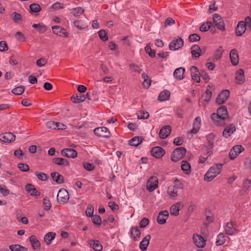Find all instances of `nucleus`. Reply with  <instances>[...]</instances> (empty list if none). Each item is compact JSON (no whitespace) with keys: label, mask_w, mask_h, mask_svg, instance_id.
Instances as JSON below:
<instances>
[{"label":"nucleus","mask_w":251,"mask_h":251,"mask_svg":"<svg viewBox=\"0 0 251 251\" xmlns=\"http://www.w3.org/2000/svg\"><path fill=\"white\" fill-rule=\"evenodd\" d=\"M222 164H216L211 166L204 175V179L210 181L217 176L221 172Z\"/></svg>","instance_id":"1"},{"label":"nucleus","mask_w":251,"mask_h":251,"mask_svg":"<svg viewBox=\"0 0 251 251\" xmlns=\"http://www.w3.org/2000/svg\"><path fill=\"white\" fill-rule=\"evenodd\" d=\"M186 149L184 147H178L174 150L171 154V160L177 162L181 159L186 154Z\"/></svg>","instance_id":"2"},{"label":"nucleus","mask_w":251,"mask_h":251,"mask_svg":"<svg viewBox=\"0 0 251 251\" xmlns=\"http://www.w3.org/2000/svg\"><path fill=\"white\" fill-rule=\"evenodd\" d=\"M175 183L176 185H171L168 187L167 189L168 194L173 198L177 196L178 189H182V186L177 178L175 179Z\"/></svg>","instance_id":"3"},{"label":"nucleus","mask_w":251,"mask_h":251,"mask_svg":"<svg viewBox=\"0 0 251 251\" xmlns=\"http://www.w3.org/2000/svg\"><path fill=\"white\" fill-rule=\"evenodd\" d=\"M69 199V195L68 192L64 188H61L57 194V201L61 204L67 203Z\"/></svg>","instance_id":"4"},{"label":"nucleus","mask_w":251,"mask_h":251,"mask_svg":"<svg viewBox=\"0 0 251 251\" xmlns=\"http://www.w3.org/2000/svg\"><path fill=\"white\" fill-rule=\"evenodd\" d=\"M184 41L183 40L180 38H175L169 45V50H177L183 46Z\"/></svg>","instance_id":"5"},{"label":"nucleus","mask_w":251,"mask_h":251,"mask_svg":"<svg viewBox=\"0 0 251 251\" xmlns=\"http://www.w3.org/2000/svg\"><path fill=\"white\" fill-rule=\"evenodd\" d=\"M229 95L230 92L228 90L222 91L216 99V103L219 105L225 103L229 98Z\"/></svg>","instance_id":"6"},{"label":"nucleus","mask_w":251,"mask_h":251,"mask_svg":"<svg viewBox=\"0 0 251 251\" xmlns=\"http://www.w3.org/2000/svg\"><path fill=\"white\" fill-rule=\"evenodd\" d=\"M95 135L104 138H108L111 136V133L108 129L104 126L96 128L94 130Z\"/></svg>","instance_id":"7"},{"label":"nucleus","mask_w":251,"mask_h":251,"mask_svg":"<svg viewBox=\"0 0 251 251\" xmlns=\"http://www.w3.org/2000/svg\"><path fill=\"white\" fill-rule=\"evenodd\" d=\"M158 179L155 176H152L147 181V189L150 192L154 191L158 186Z\"/></svg>","instance_id":"8"},{"label":"nucleus","mask_w":251,"mask_h":251,"mask_svg":"<svg viewBox=\"0 0 251 251\" xmlns=\"http://www.w3.org/2000/svg\"><path fill=\"white\" fill-rule=\"evenodd\" d=\"M193 239L194 244L198 248H203L205 246L206 240L201 235L197 234H194Z\"/></svg>","instance_id":"9"},{"label":"nucleus","mask_w":251,"mask_h":251,"mask_svg":"<svg viewBox=\"0 0 251 251\" xmlns=\"http://www.w3.org/2000/svg\"><path fill=\"white\" fill-rule=\"evenodd\" d=\"M15 135L12 132H5L0 135V140L5 143L13 142L15 140Z\"/></svg>","instance_id":"10"},{"label":"nucleus","mask_w":251,"mask_h":251,"mask_svg":"<svg viewBox=\"0 0 251 251\" xmlns=\"http://www.w3.org/2000/svg\"><path fill=\"white\" fill-rule=\"evenodd\" d=\"M165 153L164 149L160 147H153L151 151V154L156 158H161Z\"/></svg>","instance_id":"11"},{"label":"nucleus","mask_w":251,"mask_h":251,"mask_svg":"<svg viewBox=\"0 0 251 251\" xmlns=\"http://www.w3.org/2000/svg\"><path fill=\"white\" fill-rule=\"evenodd\" d=\"M61 153L64 156L75 158L77 157V151L72 149L66 148L61 151Z\"/></svg>","instance_id":"12"},{"label":"nucleus","mask_w":251,"mask_h":251,"mask_svg":"<svg viewBox=\"0 0 251 251\" xmlns=\"http://www.w3.org/2000/svg\"><path fill=\"white\" fill-rule=\"evenodd\" d=\"M52 30L54 34L60 36L67 37L68 34L66 29L59 26L56 25L52 26Z\"/></svg>","instance_id":"13"},{"label":"nucleus","mask_w":251,"mask_h":251,"mask_svg":"<svg viewBox=\"0 0 251 251\" xmlns=\"http://www.w3.org/2000/svg\"><path fill=\"white\" fill-rule=\"evenodd\" d=\"M246 24L244 21H240L235 28V34L237 36H242L246 31Z\"/></svg>","instance_id":"14"},{"label":"nucleus","mask_w":251,"mask_h":251,"mask_svg":"<svg viewBox=\"0 0 251 251\" xmlns=\"http://www.w3.org/2000/svg\"><path fill=\"white\" fill-rule=\"evenodd\" d=\"M183 204L182 202H177L175 204L172 205L170 212L171 215L177 216L179 211L183 208Z\"/></svg>","instance_id":"15"},{"label":"nucleus","mask_w":251,"mask_h":251,"mask_svg":"<svg viewBox=\"0 0 251 251\" xmlns=\"http://www.w3.org/2000/svg\"><path fill=\"white\" fill-rule=\"evenodd\" d=\"M172 131V128L170 126H163L159 131V137L161 139L166 138L170 134Z\"/></svg>","instance_id":"16"},{"label":"nucleus","mask_w":251,"mask_h":251,"mask_svg":"<svg viewBox=\"0 0 251 251\" xmlns=\"http://www.w3.org/2000/svg\"><path fill=\"white\" fill-rule=\"evenodd\" d=\"M190 71L192 79L198 83L200 82L201 73L199 72L198 69L195 66H192L190 69Z\"/></svg>","instance_id":"17"},{"label":"nucleus","mask_w":251,"mask_h":251,"mask_svg":"<svg viewBox=\"0 0 251 251\" xmlns=\"http://www.w3.org/2000/svg\"><path fill=\"white\" fill-rule=\"evenodd\" d=\"M191 53L192 57L195 60H197L200 56L202 50L200 47L197 45H195L191 47Z\"/></svg>","instance_id":"18"},{"label":"nucleus","mask_w":251,"mask_h":251,"mask_svg":"<svg viewBox=\"0 0 251 251\" xmlns=\"http://www.w3.org/2000/svg\"><path fill=\"white\" fill-rule=\"evenodd\" d=\"M229 57L232 65L236 66L238 64L239 57L236 49H232L230 50Z\"/></svg>","instance_id":"19"},{"label":"nucleus","mask_w":251,"mask_h":251,"mask_svg":"<svg viewBox=\"0 0 251 251\" xmlns=\"http://www.w3.org/2000/svg\"><path fill=\"white\" fill-rule=\"evenodd\" d=\"M236 130V127L234 125L230 124L227 126L223 132V135L225 138L229 137Z\"/></svg>","instance_id":"20"},{"label":"nucleus","mask_w":251,"mask_h":251,"mask_svg":"<svg viewBox=\"0 0 251 251\" xmlns=\"http://www.w3.org/2000/svg\"><path fill=\"white\" fill-rule=\"evenodd\" d=\"M201 126V119L199 117L195 118L193 124V128L191 130V133L196 134L199 131Z\"/></svg>","instance_id":"21"},{"label":"nucleus","mask_w":251,"mask_h":251,"mask_svg":"<svg viewBox=\"0 0 251 251\" xmlns=\"http://www.w3.org/2000/svg\"><path fill=\"white\" fill-rule=\"evenodd\" d=\"M50 176L53 181L58 184H62L64 182V177L57 172H53L50 174Z\"/></svg>","instance_id":"22"},{"label":"nucleus","mask_w":251,"mask_h":251,"mask_svg":"<svg viewBox=\"0 0 251 251\" xmlns=\"http://www.w3.org/2000/svg\"><path fill=\"white\" fill-rule=\"evenodd\" d=\"M236 225H235L233 221H230V222L228 223L225 227L226 233L227 234L231 235L234 234L236 230L235 227Z\"/></svg>","instance_id":"23"},{"label":"nucleus","mask_w":251,"mask_h":251,"mask_svg":"<svg viewBox=\"0 0 251 251\" xmlns=\"http://www.w3.org/2000/svg\"><path fill=\"white\" fill-rule=\"evenodd\" d=\"M211 119L217 126H222L224 124L225 120L217 113H213L211 115Z\"/></svg>","instance_id":"24"},{"label":"nucleus","mask_w":251,"mask_h":251,"mask_svg":"<svg viewBox=\"0 0 251 251\" xmlns=\"http://www.w3.org/2000/svg\"><path fill=\"white\" fill-rule=\"evenodd\" d=\"M151 238V235H148L143 239L139 245V248L142 251H145L147 250Z\"/></svg>","instance_id":"25"},{"label":"nucleus","mask_w":251,"mask_h":251,"mask_svg":"<svg viewBox=\"0 0 251 251\" xmlns=\"http://www.w3.org/2000/svg\"><path fill=\"white\" fill-rule=\"evenodd\" d=\"M25 189L32 196H39L40 195V192L37 191L32 184H27L25 185Z\"/></svg>","instance_id":"26"},{"label":"nucleus","mask_w":251,"mask_h":251,"mask_svg":"<svg viewBox=\"0 0 251 251\" xmlns=\"http://www.w3.org/2000/svg\"><path fill=\"white\" fill-rule=\"evenodd\" d=\"M29 241L34 250H39L40 249V242L37 240L34 235H31L29 237Z\"/></svg>","instance_id":"27"},{"label":"nucleus","mask_w":251,"mask_h":251,"mask_svg":"<svg viewBox=\"0 0 251 251\" xmlns=\"http://www.w3.org/2000/svg\"><path fill=\"white\" fill-rule=\"evenodd\" d=\"M217 114L225 120L228 117V113L226 106L223 105L219 107L217 110Z\"/></svg>","instance_id":"28"},{"label":"nucleus","mask_w":251,"mask_h":251,"mask_svg":"<svg viewBox=\"0 0 251 251\" xmlns=\"http://www.w3.org/2000/svg\"><path fill=\"white\" fill-rule=\"evenodd\" d=\"M181 168L186 175H189L191 172V165L187 161L183 160L181 161Z\"/></svg>","instance_id":"29"},{"label":"nucleus","mask_w":251,"mask_h":251,"mask_svg":"<svg viewBox=\"0 0 251 251\" xmlns=\"http://www.w3.org/2000/svg\"><path fill=\"white\" fill-rule=\"evenodd\" d=\"M52 162L58 165L68 166L69 165V161L63 158L56 157L52 159Z\"/></svg>","instance_id":"30"},{"label":"nucleus","mask_w":251,"mask_h":251,"mask_svg":"<svg viewBox=\"0 0 251 251\" xmlns=\"http://www.w3.org/2000/svg\"><path fill=\"white\" fill-rule=\"evenodd\" d=\"M86 98V97L83 94H79V95H73L71 97V100L74 103H79L84 101Z\"/></svg>","instance_id":"31"},{"label":"nucleus","mask_w":251,"mask_h":251,"mask_svg":"<svg viewBox=\"0 0 251 251\" xmlns=\"http://www.w3.org/2000/svg\"><path fill=\"white\" fill-rule=\"evenodd\" d=\"M185 69L182 67L178 68L175 70L174 72V76L175 78L178 80L182 79Z\"/></svg>","instance_id":"32"},{"label":"nucleus","mask_w":251,"mask_h":251,"mask_svg":"<svg viewBox=\"0 0 251 251\" xmlns=\"http://www.w3.org/2000/svg\"><path fill=\"white\" fill-rule=\"evenodd\" d=\"M170 97V92L167 90L161 92L158 96V100L160 101H164L168 100Z\"/></svg>","instance_id":"33"},{"label":"nucleus","mask_w":251,"mask_h":251,"mask_svg":"<svg viewBox=\"0 0 251 251\" xmlns=\"http://www.w3.org/2000/svg\"><path fill=\"white\" fill-rule=\"evenodd\" d=\"M143 138L141 136H135L128 141V144L132 146H138L143 141Z\"/></svg>","instance_id":"34"},{"label":"nucleus","mask_w":251,"mask_h":251,"mask_svg":"<svg viewBox=\"0 0 251 251\" xmlns=\"http://www.w3.org/2000/svg\"><path fill=\"white\" fill-rule=\"evenodd\" d=\"M235 78L238 81V83L242 84L245 81L244 72L240 69L236 73Z\"/></svg>","instance_id":"35"},{"label":"nucleus","mask_w":251,"mask_h":251,"mask_svg":"<svg viewBox=\"0 0 251 251\" xmlns=\"http://www.w3.org/2000/svg\"><path fill=\"white\" fill-rule=\"evenodd\" d=\"M55 236L56 233L53 232H50L47 233L44 237V241L47 245H50L51 241L55 238Z\"/></svg>","instance_id":"36"},{"label":"nucleus","mask_w":251,"mask_h":251,"mask_svg":"<svg viewBox=\"0 0 251 251\" xmlns=\"http://www.w3.org/2000/svg\"><path fill=\"white\" fill-rule=\"evenodd\" d=\"M90 245L91 247L96 251H101L102 250V246L100 241L98 240L90 241Z\"/></svg>","instance_id":"37"},{"label":"nucleus","mask_w":251,"mask_h":251,"mask_svg":"<svg viewBox=\"0 0 251 251\" xmlns=\"http://www.w3.org/2000/svg\"><path fill=\"white\" fill-rule=\"evenodd\" d=\"M131 234L135 241H137L140 238L141 232L138 227H132L131 230Z\"/></svg>","instance_id":"38"},{"label":"nucleus","mask_w":251,"mask_h":251,"mask_svg":"<svg viewBox=\"0 0 251 251\" xmlns=\"http://www.w3.org/2000/svg\"><path fill=\"white\" fill-rule=\"evenodd\" d=\"M11 251H27V249L19 244L12 245L9 246Z\"/></svg>","instance_id":"39"},{"label":"nucleus","mask_w":251,"mask_h":251,"mask_svg":"<svg viewBox=\"0 0 251 251\" xmlns=\"http://www.w3.org/2000/svg\"><path fill=\"white\" fill-rule=\"evenodd\" d=\"M32 27L36 29H37L40 33H44L47 30V26L42 24H34L32 25Z\"/></svg>","instance_id":"40"},{"label":"nucleus","mask_w":251,"mask_h":251,"mask_svg":"<svg viewBox=\"0 0 251 251\" xmlns=\"http://www.w3.org/2000/svg\"><path fill=\"white\" fill-rule=\"evenodd\" d=\"M212 23L211 22L204 23L200 27V30L201 32L207 31L212 26Z\"/></svg>","instance_id":"41"},{"label":"nucleus","mask_w":251,"mask_h":251,"mask_svg":"<svg viewBox=\"0 0 251 251\" xmlns=\"http://www.w3.org/2000/svg\"><path fill=\"white\" fill-rule=\"evenodd\" d=\"M136 114L138 119H147L150 116L149 113L144 110H140Z\"/></svg>","instance_id":"42"},{"label":"nucleus","mask_w":251,"mask_h":251,"mask_svg":"<svg viewBox=\"0 0 251 251\" xmlns=\"http://www.w3.org/2000/svg\"><path fill=\"white\" fill-rule=\"evenodd\" d=\"M84 12V9L81 7H76L71 9V14L75 17H79Z\"/></svg>","instance_id":"43"},{"label":"nucleus","mask_w":251,"mask_h":251,"mask_svg":"<svg viewBox=\"0 0 251 251\" xmlns=\"http://www.w3.org/2000/svg\"><path fill=\"white\" fill-rule=\"evenodd\" d=\"M226 242V239L224 234L221 233L217 235L216 244L217 246H220L224 244Z\"/></svg>","instance_id":"44"},{"label":"nucleus","mask_w":251,"mask_h":251,"mask_svg":"<svg viewBox=\"0 0 251 251\" xmlns=\"http://www.w3.org/2000/svg\"><path fill=\"white\" fill-rule=\"evenodd\" d=\"M244 150L242 145H236L231 149V154L233 155V152H235L237 156Z\"/></svg>","instance_id":"45"},{"label":"nucleus","mask_w":251,"mask_h":251,"mask_svg":"<svg viewBox=\"0 0 251 251\" xmlns=\"http://www.w3.org/2000/svg\"><path fill=\"white\" fill-rule=\"evenodd\" d=\"M208 88H210L211 87L209 85L207 86V88L205 92V95L204 96V100L205 102H209L211 98L212 92L210 89H208Z\"/></svg>","instance_id":"46"},{"label":"nucleus","mask_w":251,"mask_h":251,"mask_svg":"<svg viewBox=\"0 0 251 251\" xmlns=\"http://www.w3.org/2000/svg\"><path fill=\"white\" fill-rule=\"evenodd\" d=\"M25 90V87L23 85L18 86L13 89L11 92L16 95H20L23 93Z\"/></svg>","instance_id":"47"},{"label":"nucleus","mask_w":251,"mask_h":251,"mask_svg":"<svg viewBox=\"0 0 251 251\" xmlns=\"http://www.w3.org/2000/svg\"><path fill=\"white\" fill-rule=\"evenodd\" d=\"M29 8L31 13H37L41 10V6L37 3H32L30 4Z\"/></svg>","instance_id":"48"},{"label":"nucleus","mask_w":251,"mask_h":251,"mask_svg":"<svg viewBox=\"0 0 251 251\" xmlns=\"http://www.w3.org/2000/svg\"><path fill=\"white\" fill-rule=\"evenodd\" d=\"M169 215V212L167 210L161 211L159 213L156 220H167Z\"/></svg>","instance_id":"49"},{"label":"nucleus","mask_w":251,"mask_h":251,"mask_svg":"<svg viewBox=\"0 0 251 251\" xmlns=\"http://www.w3.org/2000/svg\"><path fill=\"white\" fill-rule=\"evenodd\" d=\"M145 51L150 55L151 58L155 56V51L151 49L150 44H148L145 48Z\"/></svg>","instance_id":"50"},{"label":"nucleus","mask_w":251,"mask_h":251,"mask_svg":"<svg viewBox=\"0 0 251 251\" xmlns=\"http://www.w3.org/2000/svg\"><path fill=\"white\" fill-rule=\"evenodd\" d=\"M98 35L100 39L103 41H106L108 39L107 32L104 29H101L98 32Z\"/></svg>","instance_id":"51"},{"label":"nucleus","mask_w":251,"mask_h":251,"mask_svg":"<svg viewBox=\"0 0 251 251\" xmlns=\"http://www.w3.org/2000/svg\"><path fill=\"white\" fill-rule=\"evenodd\" d=\"M35 175L37 176L39 179L42 181H46L49 179V176L46 174L42 172H36Z\"/></svg>","instance_id":"52"},{"label":"nucleus","mask_w":251,"mask_h":251,"mask_svg":"<svg viewBox=\"0 0 251 251\" xmlns=\"http://www.w3.org/2000/svg\"><path fill=\"white\" fill-rule=\"evenodd\" d=\"M223 50L221 47H219L218 49L214 52V56L216 60H219L222 56Z\"/></svg>","instance_id":"53"},{"label":"nucleus","mask_w":251,"mask_h":251,"mask_svg":"<svg viewBox=\"0 0 251 251\" xmlns=\"http://www.w3.org/2000/svg\"><path fill=\"white\" fill-rule=\"evenodd\" d=\"M82 20H76L74 22V25L79 29L85 28L87 26L84 25Z\"/></svg>","instance_id":"54"},{"label":"nucleus","mask_w":251,"mask_h":251,"mask_svg":"<svg viewBox=\"0 0 251 251\" xmlns=\"http://www.w3.org/2000/svg\"><path fill=\"white\" fill-rule=\"evenodd\" d=\"M17 166L22 172H26L29 170V166L25 163H19Z\"/></svg>","instance_id":"55"},{"label":"nucleus","mask_w":251,"mask_h":251,"mask_svg":"<svg viewBox=\"0 0 251 251\" xmlns=\"http://www.w3.org/2000/svg\"><path fill=\"white\" fill-rule=\"evenodd\" d=\"M22 18V15L16 12H13L12 14V18L16 23H18L19 21L21 20Z\"/></svg>","instance_id":"56"},{"label":"nucleus","mask_w":251,"mask_h":251,"mask_svg":"<svg viewBox=\"0 0 251 251\" xmlns=\"http://www.w3.org/2000/svg\"><path fill=\"white\" fill-rule=\"evenodd\" d=\"M189 40L191 42L198 41L200 40V36L196 33L191 34L189 37Z\"/></svg>","instance_id":"57"},{"label":"nucleus","mask_w":251,"mask_h":251,"mask_svg":"<svg viewBox=\"0 0 251 251\" xmlns=\"http://www.w3.org/2000/svg\"><path fill=\"white\" fill-rule=\"evenodd\" d=\"M43 207L46 210H49L51 207V203L47 198H45L43 199Z\"/></svg>","instance_id":"58"},{"label":"nucleus","mask_w":251,"mask_h":251,"mask_svg":"<svg viewBox=\"0 0 251 251\" xmlns=\"http://www.w3.org/2000/svg\"><path fill=\"white\" fill-rule=\"evenodd\" d=\"M83 167L84 169L88 171H93L95 169V166L93 164L89 163H84Z\"/></svg>","instance_id":"59"},{"label":"nucleus","mask_w":251,"mask_h":251,"mask_svg":"<svg viewBox=\"0 0 251 251\" xmlns=\"http://www.w3.org/2000/svg\"><path fill=\"white\" fill-rule=\"evenodd\" d=\"M8 50V47L6 43V42L4 41H1L0 42V51H6Z\"/></svg>","instance_id":"60"},{"label":"nucleus","mask_w":251,"mask_h":251,"mask_svg":"<svg viewBox=\"0 0 251 251\" xmlns=\"http://www.w3.org/2000/svg\"><path fill=\"white\" fill-rule=\"evenodd\" d=\"M86 214L87 216L91 217L93 216L94 207L91 205L88 206L85 211Z\"/></svg>","instance_id":"61"},{"label":"nucleus","mask_w":251,"mask_h":251,"mask_svg":"<svg viewBox=\"0 0 251 251\" xmlns=\"http://www.w3.org/2000/svg\"><path fill=\"white\" fill-rule=\"evenodd\" d=\"M176 113L178 118L181 119H183L184 118V111L181 108H177L176 110Z\"/></svg>","instance_id":"62"},{"label":"nucleus","mask_w":251,"mask_h":251,"mask_svg":"<svg viewBox=\"0 0 251 251\" xmlns=\"http://www.w3.org/2000/svg\"><path fill=\"white\" fill-rule=\"evenodd\" d=\"M47 63V60L44 58H41L36 61V65L39 67H42Z\"/></svg>","instance_id":"63"},{"label":"nucleus","mask_w":251,"mask_h":251,"mask_svg":"<svg viewBox=\"0 0 251 251\" xmlns=\"http://www.w3.org/2000/svg\"><path fill=\"white\" fill-rule=\"evenodd\" d=\"M183 142V138L182 137H177L175 138L174 144L176 146H180Z\"/></svg>","instance_id":"64"}]
</instances>
